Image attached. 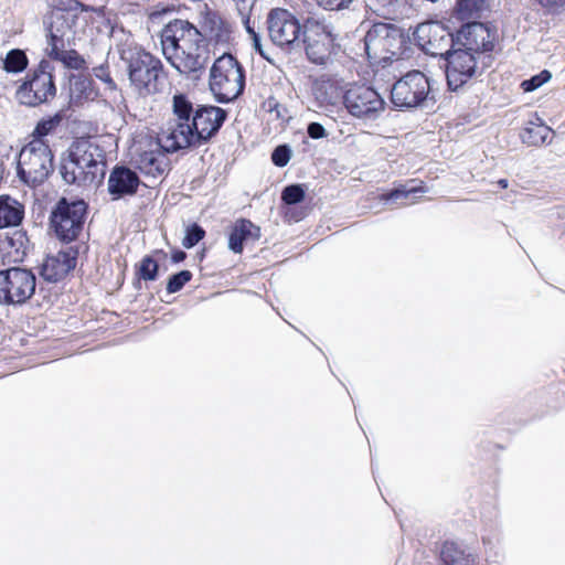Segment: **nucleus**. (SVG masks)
I'll return each instance as SVG.
<instances>
[{"instance_id":"nucleus-14","label":"nucleus","mask_w":565,"mask_h":565,"mask_svg":"<svg viewBox=\"0 0 565 565\" xmlns=\"http://www.w3.org/2000/svg\"><path fill=\"white\" fill-rule=\"evenodd\" d=\"M188 49L181 45L178 52H173L166 56V60L173 66L181 75L191 81L194 85L201 81L205 74L206 65L210 61L211 50L207 47L195 49V42L189 41Z\"/></svg>"},{"instance_id":"nucleus-43","label":"nucleus","mask_w":565,"mask_h":565,"mask_svg":"<svg viewBox=\"0 0 565 565\" xmlns=\"http://www.w3.org/2000/svg\"><path fill=\"white\" fill-rule=\"evenodd\" d=\"M205 230L198 222L191 223L184 231L183 247L186 249L193 248L205 237Z\"/></svg>"},{"instance_id":"nucleus-12","label":"nucleus","mask_w":565,"mask_h":565,"mask_svg":"<svg viewBox=\"0 0 565 565\" xmlns=\"http://www.w3.org/2000/svg\"><path fill=\"white\" fill-rule=\"evenodd\" d=\"M347 111L361 120H375L385 110L386 102L381 94L370 85H350L342 96Z\"/></svg>"},{"instance_id":"nucleus-38","label":"nucleus","mask_w":565,"mask_h":565,"mask_svg":"<svg viewBox=\"0 0 565 565\" xmlns=\"http://www.w3.org/2000/svg\"><path fill=\"white\" fill-rule=\"evenodd\" d=\"M435 21L417 24L411 34L412 45L415 44L420 51L427 54V47L433 39Z\"/></svg>"},{"instance_id":"nucleus-23","label":"nucleus","mask_w":565,"mask_h":565,"mask_svg":"<svg viewBox=\"0 0 565 565\" xmlns=\"http://www.w3.org/2000/svg\"><path fill=\"white\" fill-rule=\"evenodd\" d=\"M260 227L250 220L241 217L236 220L228 231L227 247L234 254H242L245 244L260 238Z\"/></svg>"},{"instance_id":"nucleus-18","label":"nucleus","mask_w":565,"mask_h":565,"mask_svg":"<svg viewBox=\"0 0 565 565\" xmlns=\"http://www.w3.org/2000/svg\"><path fill=\"white\" fill-rule=\"evenodd\" d=\"M78 14H64L57 12H49L43 18V25L46 31L49 46L67 43L71 45L75 40V25Z\"/></svg>"},{"instance_id":"nucleus-52","label":"nucleus","mask_w":565,"mask_h":565,"mask_svg":"<svg viewBox=\"0 0 565 565\" xmlns=\"http://www.w3.org/2000/svg\"><path fill=\"white\" fill-rule=\"evenodd\" d=\"M353 0H317L326 10H342L349 7Z\"/></svg>"},{"instance_id":"nucleus-64","label":"nucleus","mask_w":565,"mask_h":565,"mask_svg":"<svg viewBox=\"0 0 565 565\" xmlns=\"http://www.w3.org/2000/svg\"><path fill=\"white\" fill-rule=\"evenodd\" d=\"M10 150H11V148L7 150V153H6L7 157L9 156Z\"/></svg>"},{"instance_id":"nucleus-54","label":"nucleus","mask_w":565,"mask_h":565,"mask_svg":"<svg viewBox=\"0 0 565 565\" xmlns=\"http://www.w3.org/2000/svg\"><path fill=\"white\" fill-rule=\"evenodd\" d=\"M536 2L546 9L565 8V0H536Z\"/></svg>"},{"instance_id":"nucleus-20","label":"nucleus","mask_w":565,"mask_h":565,"mask_svg":"<svg viewBox=\"0 0 565 565\" xmlns=\"http://www.w3.org/2000/svg\"><path fill=\"white\" fill-rule=\"evenodd\" d=\"M388 41L385 54L383 55L384 60L380 64L382 67L390 65L394 61L408 60L414 55L409 30L391 23Z\"/></svg>"},{"instance_id":"nucleus-63","label":"nucleus","mask_w":565,"mask_h":565,"mask_svg":"<svg viewBox=\"0 0 565 565\" xmlns=\"http://www.w3.org/2000/svg\"><path fill=\"white\" fill-rule=\"evenodd\" d=\"M199 258L202 260L204 257H205V249H202L199 254H198Z\"/></svg>"},{"instance_id":"nucleus-17","label":"nucleus","mask_w":565,"mask_h":565,"mask_svg":"<svg viewBox=\"0 0 565 565\" xmlns=\"http://www.w3.org/2000/svg\"><path fill=\"white\" fill-rule=\"evenodd\" d=\"M32 248L28 232L23 228L0 233V258L3 265L23 263Z\"/></svg>"},{"instance_id":"nucleus-57","label":"nucleus","mask_w":565,"mask_h":565,"mask_svg":"<svg viewBox=\"0 0 565 565\" xmlns=\"http://www.w3.org/2000/svg\"><path fill=\"white\" fill-rule=\"evenodd\" d=\"M9 171H7L4 161L0 158V183L6 182L9 177Z\"/></svg>"},{"instance_id":"nucleus-9","label":"nucleus","mask_w":565,"mask_h":565,"mask_svg":"<svg viewBox=\"0 0 565 565\" xmlns=\"http://www.w3.org/2000/svg\"><path fill=\"white\" fill-rule=\"evenodd\" d=\"M231 38V23L205 3L199 13L198 24L192 23L189 41L195 42L198 50L200 47L226 46L230 44Z\"/></svg>"},{"instance_id":"nucleus-62","label":"nucleus","mask_w":565,"mask_h":565,"mask_svg":"<svg viewBox=\"0 0 565 565\" xmlns=\"http://www.w3.org/2000/svg\"><path fill=\"white\" fill-rule=\"evenodd\" d=\"M497 183L501 189H507L509 186L508 179H499Z\"/></svg>"},{"instance_id":"nucleus-42","label":"nucleus","mask_w":565,"mask_h":565,"mask_svg":"<svg viewBox=\"0 0 565 565\" xmlns=\"http://www.w3.org/2000/svg\"><path fill=\"white\" fill-rule=\"evenodd\" d=\"M193 274L189 269H182L171 274L167 279L166 291L167 294H175L181 291L184 286L191 281Z\"/></svg>"},{"instance_id":"nucleus-16","label":"nucleus","mask_w":565,"mask_h":565,"mask_svg":"<svg viewBox=\"0 0 565 565\" xmlns=\"http://www.w3.org/2000/svg\"><path fill=\"white\" fill-rule=\"evenodd\" d=\"M449 23L450 21H435L433 39L427 47V54L439 61H443L444 56L461 41L462 33L469 31L473 22L463 23L459 28H451Z\"/></svg>"},{"instance_id":"nucleus-49","label":"nucleus","mask_w":565,"mask_h":565,"mask_svg":"<svg viewBox=\"0 0 565 565\" xmlns=\"http://www.w3.org/2000/svg\"><path fill=\"white\" fill-rule=\"evenodd\" d=\"M93 72H94V75L98 79H100L102 82L107 84L109 86V88H111V89L116 88V83L114 82V79L110 76L109 66L107 63L100 64L99 66L94 67Z\"/></svg>"},{"instance_id":"nucleus-5","label":"nucleus","mask_w":565,"mask_h":565,"mask_svg":"<svg viewBox=\"0 0 565 565\" xmlns=\"http://www.w3.org/2000/svg\"><path fill=\"white\" fill-rule=\"evenodd\" d=\"M434 82L419 70L407 72L391 88L390 102L393 109L414 111L433 107L436 104V98L431 94Z\"/></svg>"},{"instance_id":"nucleus-21","label":"nucleus","mask_w":565,"mask_h":565,"mask_svg":"<svg viewBox=\"0 0 565 565\" xmlns=\"http://www.w3.org/2000/svg\"><path fill=\"white\" fill-rule=\"evenodd\" d=\"M391 30V22H374L363 39L364 52L370 64L380 65L383 62L386 43Z\"/></svg>"},{"instance_id":"nucleus-13","label":"nucleus","mask_w":565,"mask_h":565,"mask_svg":"<svg viewBox=\"0 0 565 565\" xmlns=\"http://www.w3.org/2000/svg\"><path fill=\"white\" fill-rule=\"evenodd\" d=\"M268 35L271 42L290 52L298 49L302 33L305 31V20L302 22L284 8H274L267 15Z\"/></svg>"},{"instance_id":"nucleus-45","label":"nucleus","mask_w":565,"mask_h":565,"mask_svg":"<svg viewBox=\"0 0 565 565\" xmlns=\"http://www.w3.org/2000/svg\"><path fill=\"white\" fill-rule=\"evenodd\" d=\"M243 22H244L246 32L249 34V36L252 39V45H253L255 53L260 55L265 61L274 64L273 58L266 53V51L263 47L260 34L255 31L254 26L250 25L249 17H246L243 20Z\"/></svg>"},{"instance_id":"nucleus-22","label":"nucleus","mask_w":565,"mask_h":565,"mask_svg":"<svg viewBox=\"0 0 565 565\" xmlns=\"http://www.w3.org/2000/svg\"><path fill=\"white\" fill-rule=\"evenodd\" d=\"M58 172L65 183L79 186L92 184L97 179L96 171L90 168H84L79 160L70 158L65 151L60 159Z\"/></svg>"},{"instance_id":"nucleus-58","label":"nucleus","mask_w":565,"mask_h":565,"mask_svg":"<svg viewBox=\"0 0 565 565\" xmlns=\"http://www.w3.org/2000/svg\"><path fill=\"white\" fill-rule=\"evenodd\" d=\"M103 23H104V25H105L106 28H108V29H109V33H110V35H113V34H114V32H115V29H116V26H117L116 22H115V21H113L110 18H108V17H107V18H105V19H104V22H103Z\"/></svg>"},{"instance_id":"nucleus-50","label":"nucleus","mask_w":565,"mask_h":565,"mask_svg":"<svg viewBox=\"0 0 565 565\" xmlns=\"http://www.w3.org/2000/svg\"><path fill=\"white\" fill-rule=\"evenodd\" d=\"M179 10L178 7L174 4H164V3H158L154 6L153 10L149 14V19L151 21H154L157 19H160L167 14L177 12Z\"/></svg>"},{"instance_id":"nucleus-36","label":"nucleus","mask_w":565,"mask_h":565,"mask_svg":"<svg viewBox=\"0 0 565 565\" xmlns=\"http://www.w3.org/2000/svg\"><path fill=\"white\" fill-rule=\"evenodd\" d=\"M2 68L10 74L24 72L29 66V58L25 51L21 49L10 50L2 61Z\"/></svg>"},{"instance_id":"nucleus-56","label":"nucleus","mask_w":565,"mask_h":565,"mask_svg":"<svg viewBox=\"0 0 565 565\" xmlns=\"http://www.w3.org/2000/svg\"><path fill=\"white\" fill-rule=\"evenodd\" d=\"M75 4H76V12H78V11H82V12H94L95 8H96L94 6L83 3L79 0H77V2Z\"/></svg>"},{"instance_id":"nucleus-51","label":"nucleus","mask_w":565,"mask_h":565,"mask_svg":"<svg viewBox=\"0 0 565 565\" xmlns=\"http://www.w3.org/2000/svg\"><path fill=\"white\" fill-rule=\"evenodd\" d=\"M307 135L311 139L319 140L326 138L328 132L322 124L318 121H311L307 125Z\"/></svg>"},{"instance_id":"nucleus-33","label":"nucleus","mask_w":565,"mask_h":565,"mask_svg":"<svg viewBox=\"0 0 565 565\" xmlns=\"http://www.w3.org/2000/svg\"><path fill=\"white\" fill-rule=\"evenodd\" d=\"M488 0H456L452 17L463 23L471 22L475 14L479 17L487 9Z\"/></svg>"},{"instance_id":"nucleus-24","label":"nucleus","mask_w":565,"mask_h":565,"mask_svg":"<svg viewBox=\"0 0 565 565\" xmlns=\"http://www.w3.org/2000/svg\"><path fill=\"white\" fill-rule=\"evenodd\" d=\"M191 28L192 22L182 19H174L163 26L160 32V41L164 57L181 49V40L189 41Z\"/></svg>"},{"instance_id":"nucleus-37","label":"nucleus","mask_w":565,"mask_h":565,"mask_svg":"<svg viewBox=\"0 0 565 565\" xmlns=\"http://www.w3.org/2000/svg\"><path fill=\"white\" fill-rule=\"evenodd\" d=\"M435 21L417 24L411 34L412 45L415 44L420 51L427 54V47L433 39Z\"/></svg>"},{"instance_id":"nucleus-39","label":"nucleus","mask_w":565,"mask_h":565,"mask_svg":"<svg viewBox=\"0 0 565 565\" xmlns=\"http://www.w3.org/2000/svg\"><path fill=\"white\" fill-rule=\"evenodd\" d=\"M435 21L417 24L411 34L412 45L415 44L420 51L427 54V47L433 39Z\"/></svg>"},{"instance_id":"nucleus-29","label":"nucleus","mask_w":565,"mask_h":565,"mask_svg":"<svg viewBox=\"0 0 565 565\" xmlns=\"http://www.w3.org/2000/svg\"><path fill=\"white\" fill-rule=\"evenodd\" d=\"M168 254L163 249H154L151 254L145 255L136 265L135 274L143 278L146 282L156 281L160 276L159 260L166 259Z\"/></svg>"},{"instance_id":"nucleus-8","label":"nucleus","mask_w":565,"mask_h":565,"mask_svg":"<svg viewBox=\"0 0 565 565\" xmlns=\"http://www.w3.org/2000/svg\"><path fill=\"white\" fill-rule=\"evenodd\" d=\"M54 67L50 61L42 58L31 70L15 90V98L21 105L36 107L49 103L56 95Z\"/></svg>"},{"instance_id":"nucleus-7","label":"nucleus","mask_w":565,"mask_h":565,"mask_svg":"<svg viewBox=\"0 0 565 565\" xmlns=\"http://www.w3.org/2000/svg\"><path fill=\"white\" fill-rule=\"evenodd\" d=\"M337 40L338 34L333 32L332 24L324 18L307 17L298 49L305 50L306 56L311 63L324 65L331 55H337L340 51Z\"/></svg>"},{"instance_id":"nucleus-44","label":"nucleus","mask_w":565,"mask_h":565,"mask_svg":"<svg viewBox=\"0 0 565 565\" xmlns=\"http://www.w3.org/2000/svg\"><path fill=\"white\" fill-rule=\"evenodd\" d=\"M551 79L552 73L548 70H542L537 74L523 79L520 84V87L524 93H532L542 87L544 84L548 83Z\"/></svg>"},{"instance_id":"nucleus-19","label":"nucleus","mask_w":565,"mask_h":565,"mask_svg":"<svg viewBox=\"0 0 565 565\" xmlns=\"http://www.w3.org/2000/svg\"><path fill=\"white\" fill-rule=\"evenodd\" d=\"M70 158L79 160L84 164V168H90L92 170H98V166L102 164L99 180L105 177L106 164L105 154L103 149L93 142L89 137L75 138L70 147L65 150Z\"/></svg>"},{"instance_id":"nucleus-28","label":"nucleus","mask_w":565,"mask_h":565,"mask_svg":"<svg viewBox=\"0 0 565 565\" xmlns=\"http://www.w3.org/2000/svg\"><path fill=\"white\" fill-rule=\"evenodd\" d=\"M439 558L441 565H477L476 556L454 541L443 543Z\"/></svg>"},{"instance_id":"nucleus-26","label":"nucleus","mask_w":565,"mask_h":565,"mask_svg":"<svg viewBox=\"0 0 565 565\" xmlns=\"http://www.w3.org/2000/svg\"><path fill=\"white\" fill-rule=\"evenodd\" d=\"M97 96L95 82L89 76L83 74H72L70 76L68 105L81 106L87 100H93Z\"/></svg>"},{"instance_id":"nucleus-25","label":"nucleus","mask_w":565,"mask_h":565,"mask_svg":"<svg viewBox=\"0 0 565 565\" xmlns=\"http://www.w3.org/2000/svg\"><path fill=\"white\" fill-rule=\"evenodd\" d=\"M25 216L22 202L10 194L0 195V230L19 228Z\"/></svg>"},{"instance_id":"nucleus-48","label":"nucleus","mask_w":565,"mask_h":565,"mask_svg":"<svg viewBox=\"0 0 565 565\" xmlns=\"http://www.w3.org/2000/svg\"><path fill=\"white\" fill-rule=\"evenodd\" d=\"M284 216L288 222H300L306 217V210L299 205H284Z\"/></svg>"},{"instance_id":"nucleus-27","label":"nucleus","mask_w":565,"mask_h":565,"mask_svg":"<svg viewBox=\"0 0 565 565\" xmlns=\"http://www.w3.org/2000/svg\"><path fill=\"white\" fill-rule=\"evenodd\" d=\"M161 150H163L160 147ZM164 151H142L138 153L136 159V167L146 177L158 178L166 173L168 169V160L164 157Z\"/></svg>"},{"instance_id":"nucleus-6","label":"nucleus","mask_w":565,"mask_h":565,"mask_svg":"<svg viewBox=\"0 0 565 565\" xmlns=\"http://www.w3.org/2000/svg\"><path fill=\"white\" fill-rule=\"evenodd\" d=\"M17 177L31 188L43 184L54 171V154L47 141L31 140L15 154Z\"/></svg>"},{"instance_id":"nucleus-31","label":"nucleus","mask_w":565,"mask_h":565,"mask_svg":"<svg viewBox=\"0 0 565 565\" xmlns=\"http://www.w3.org/2000/svg\"><path fill=\"white\" fill-rule=\"evenodd\" d=\"M67 43H60L52 46L46 51L51 60L61 62L65 68L68 70H84L86 62L85 58L74 49L64 50Z\"/></svg>"},{"instance_id":"nucleus-55","label":"nucleus","mask_w":565,"mask_h":565,"mask_svg":"<svg viewBox=\"0 0 565 565\" xmlns=\"http://www.w3.org/2000/svg\"><path fill=\"white\" fill-rule=\"evenodd\" d=\"M268 111L276 113L277 117H281L280 109L286 110L275 98H268L267 100Z\"/></svg>"},{"instance_id":"nucleus-35","label":"nucleus","mask_w":565,"mask_h":565,"mask_svg":"<svg viewBox=\"0 0 565 565\" xmlns=\"http://www.w3.org/2000/svg\"><path fill=\"white\" fill-rule=\"evenodd\" d=\"M40 276L47 282H58L68 276L55 255H47L40 266Z\"/></svg>"},{"instance_id":"nucleus-15","label":"nucleus","mask_w":565,"mask_h":565,"mask_svg":"<svg viewBox=\"0 0 565 565\" xmlns=\"http://www.w3.org/2000/svg\"><path fill=\"white\" fill-rule=\"evenodd\" d=\"M140 185H145V183L138 173L128 166L117 163L111 168L107 181V191L113 201L135 196Z\"/></svg>"},{"instance_id":"nucleus-60","label":"nucleus","mask_w":565,"mask_h":565,"mask_svg":"<svg viewBox=\"0 0 565 565\" xmlns=\"http://www.w3.org/2000/svg\"><path fill=\"white\" fill-rule=\"evenodd\" d=\"M107 8L106 6L96 7L94 13H96L99 18H107L106 17Z\"/></svg>"},{"instance_id":"nucleus-40","label":"nucleus","mask_w":565,"mask_h":565,"mask_svg":"<svg viewBox=\"0 0 565 565\" xmlns=\"http://www.w3.org/2000/svg\"><path fill=\"white\" fill-rule=\"evenodd\" d=\"M307 185L303 183H291L281 191V202L284 205H299L306 199Z\"/></svg>"},{"instance_id":"nucleus-1","label":"nucleus","mask_w":565,"mask_h":565,"mask_svg":"<svg viewBox=\"0 0 565 565\" xmlns=\"http://www.w3.org/2000/svg\"><path fill=\"white\" fill-rule=\"evenodd\" d=\"M172 114L173 118L158 139V146L168 153L210 143L228 118L227 109L209 104L195 105L184 93L173 95Z\"/></svg>"},{"instance_id":"nucleus-53","label":"nucleus","mask_w":565,"mask_h":565,"mask_svg":"<svg viewBox=\"0 0 565 565\" xmlns=\"http://www.w3.org/2000/svg\"><path fill=\"white\" fill-rule=\"evenodd\" d=\"M186 253L179 247H174L170 252V259L172 264L183 263L186 259Z\"/></svg>"},{"instance_id":"nucleus-30","label":"nucleus","mask_w":565,"mask_h":565,"mask_svg":"<svg viewBox=\"0 0 565 565\" xmlns=\"http://www.w3.org/2000/svg\"><path fill=\"white\" fill-rule=\"evenodd\" d=\"M427 191V186L424 182L420 184H414V180L405 184H398L393 189L386 190L379 195L380 202L384 205L395 204L399 200L408 198H417L418 194H423Z\"/></svg>"},{"instance_id":"nucleus-46","label":"nucleus","mask_w":565,"mask_h":565,"mask_svg":"<svg viewBox=\"0 0 565 565\" xmlns=\"http://www.w3.org/2000/svg\"><path fill=\"white\" fill-rule=\"evenodd\" d=\"M292 156V149L288 143H280L276 146L270 154L271 162L277 168H285Z\"/></svg>"},{"instance_id":"nucleus-2","label":"nucleus","mask_w":565,"mask_h":565,"mask_svg":"<svg viewBox=\"0 0 565 565\" xmlns=\"http://www.w3.org/2000/svg\"><path fill=\"white\" fill-rule=\"evenodd\" d=\"M497 41L498 28L492 21L473 22L462 33L461 41L441 61L449 92H459L490 66Z\"/></svg>"},{"instance_id":"nucleus-47","label":"nucleus","mask_w":565,"mask_h":565,"mask_svg":"<svg viewBox=\"0 0 565 565\" xmlns=\"http://www.w3.org/2000/svg\"><path fill=\"white\" fill-rule=\"evenodd\" d=\"M49 7L51 8L50 12H57L64 14H78L76 12V2L77 0H47Z\"/></svg>"},{"instance_id":"nucleus-59","label":"nucleus","mask_w":565,"mask_h":565,"mask_svg":"<svg viewBox=\"0 0 565 565\" xmlns=\"http://www.w3.org/2000/svg\"><path fill=\"white\" fill-rule=\"evenodd\" d=\"M142 281H145L143 278H139V276H137V274H135V277L132 279L134 289L137 291H141L142 290Z\"/></svg>"},{"instance_id":"nucleus-34","label":"nucleus","mask_w":565,"mask_h":565,"mask_svg":"<svg viewBox=\"0 0 565 565\" xmlns=\"http://www.w3.org/2000/svg\"><path fill=\"white\" fill-rule=\"evenodd\" d=\"M64 118L65 114L63 109L56 111L54 115L41 118L32 132V140L46 141L45 137L53 134Z\"/></svg>"},{"instance_id":"nucleus-32","label":"nucleus","mask_w":565,"mask_h":565,"mask_svg":"<svg viewBox=\"0 0 565 565\" xmlns=\"http://www.w3.org/2000/svg\"><path fill=\"white\" fill-rule=\"evenodd\" d=\"M535 119L539 122L530 120L520 132V138L525 145L537 147L546 142L552 129L540 117L535 116Z\"/></svg>"},{"instance_id":"nucleus-3","label":"nucleus","mask_w":565,"mask_h":565,"mask_svg":"<svg viewBox=\"0 0 565 565\" xmlns=\"http://www.w3.org/2000/svg\"><path fill=\"white\" fill-rule=\"evenodd\" d=\"M246 72L243 64L228 52H224L212 64L209 89L218 104H231L244 94Z\"/></svg>"},{"instance_id":"nucleus-61","label":"nucleus","mask_w":565,"mask_h":565,"mask_svg":"<svg viewBox=\"0 0 565 565\" xmlns=\"http://www.w3.org/2000/svg\"><path fill=\"white\" fill-rule=\"evenodd\" d=\"M322 89H323V86L316 88V97H317V99L327 100L326 92H322Z\"/></svg>"},{"instance_id":"nucleus-11","label":"nucleus","mask_w":565,"mask_h":565,"mask_svg":"<svg viewBox=\"0 0 565 565\" xmlns=\"http://www.w3.org/2000/svg\"><path fill=\"white\" fill-rule=\"evenodd\" d=\"M131 86L139 95L147 96L160 92L164 77L162 62L151 53L140 51L131 55L127 65Z\"/></svg>"},{"instance_id":"nucleus-10","label":"nucleus","mask_w":565,"mask_h":565,"mask_svg":"<svg viewBox=\"0 0 565 565\" xmlns=\"http://www.w3.org/2000/svg\"><path fill=\"white\" fill-rule=\"evenodd\" d=\"M36 276L31 268L10 266L0 269V305L20 307L35 294Z\"/></svg>"},{"instance_id":"nucleus-4","label":"nucleus","mask_w":565,"mask_h":565,"mask_svg":"<svg viewBox=\"0 0 565 565\" xmlns=\"http://www.w3.org/2000/svg\"><path fill=\"white\" fill-rule=\"evenodd\" d=\"M88 204L81 198L61 196L49 215V232L61 244L76 242L83 233Z\"/></svg>"},{"instance_id":"nucleus-41","label":"nucleus","mask_w":565,"mask_h":565,"mask_svg":"<svg viewBox=\"0 0 565 565\" xmlns=\"http://www.w3.org/2000/svg\"><path fill=\"white\" fill-rule=\"evenodd\" d=\"M79 245H71L68 244L67 247L61 248L56 253V258L62 264V266L65 268L66 273H71L75 269L77 264V258L79 255Z\"/></svg>"}]
</instances>
